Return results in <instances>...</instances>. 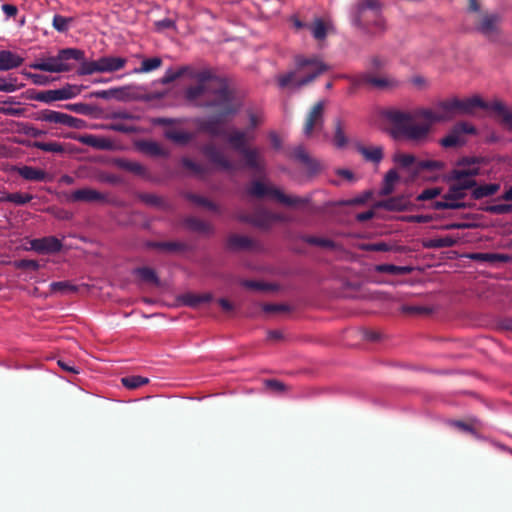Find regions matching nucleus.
<instances>
[{"instance_id": "nucleus-37", "label": "nucleus", "mask_w": 512, "mask_h": 512, "mask_svg": "<svg viewBox=\"0 0 512 512\" xmlns=\"http://www.w3.org/2000/svg\"><path fill=\"white\" fill-rule=\"evenodd\" d=\"M445 168V163L440 160H420L416 163L413 176H418L422 171H441Z\"/></svg>"}, {"instance_id": "nucleus-40", "label": "nucleus", "mask_w": 512, "mask_h": 512, "mask_svg": "<svg viewBox=\"0 0 512 512\" xmlns=\"http://www.w3.org/2000/svg\"><path fill=\"white\" fill-rule=\"evenodd\" d=\"M399 180V174L396 169L392 168L384 176L383 186L380 189V195L386 196L394 191V185Z\"/></svg>"}, {"instance_id": "nucleus-12", "label": "nucleus", "mask_w": 512, "mask_h": 512, "mask_svg": "<svg viewBox=\"0 0 512 512\" xmlns=\"http://www.w3.org/2000/svg\"><path fill=\"white\" fill-rule=\"evenodd\" d=\"M201 151L209 161L216 165L220 170L227 172L235 170V165L227 159L223 152L214 144H205L201 148Z\"/></svg>"}, {"instance_id": "nucleus-63", "label": "nucleus", "mask_w": 512, "mask_h": 512, "mask_svg": "<svg viewBox=\"0 0 512 512\" xmlns=\"http://www.w3.org/2000/svg\"><path fill=\"white\" fill-rule=\"evenodd\" d=\"M483 163V158L478 156H463L456 161L457 167H475Z\"/></svg>"}, {"instance_id": "nucleus-1", "label": "nucleus", "mask_w": 512, "mask_h": 512, "mask_svg": "<svg viewBox=\"0 0 512 512\" xmlns=\"http://www.w3.org/2000/svg\"><path fill=\"white\" fill-rule=\"evenodd\" d=\"M383 116L394 126L391 133L394 139L401 137L416 145L426 143L431 125L442 122L439 110L433 111L430 108L417 109L414 115L398 109H388Z\"/></svg>"}, {"instance_id": "nucleus-6", "label": "nucleus", "mask_w": 512, "mask_h": 512, "mask_svg": "<svg viewBox=\"0 0 512 512\" xmlns=\"http://www.w3.org/2000/svg\"><path fill=\"white\" fill-rule=\"evenodd\" d=\"M181 118H168V117H154L151 119V123L154 126H163L166 129L163 135L166 139L174 142L177 145L185 146L190 143L194 138L195 134L192 132L178 130L173 126L183 123Z\"/></svg>"}, {"instance_id": "nucleus-10", "label": "nucleus", "mask_w": 512, "mask_h": 512, "mask_svg": "<svg viewBox=\"0 0 512 512\" xmlns=\"http://www.w3.org/2000/svg\"><path fill=\"white\" fill-rule=\"evenodd\" d=\"M324 127V102L318 101L310 110L304 125L303 134L310 137L314 130H322Z\"/></svg>"}, {"instance_id": "nucleus-18", "label": "nucleus", "mask_w": 512, "mask_h": 512, "mask_svg": "<svg viewBox=\"0 0 512 512\" xmlns=\"http://www.w3.org/2000/svg\"><path fill=\"white\" fill-rule=\"evenodd\" d=\"M147 249H158L167 252H186L190 250L189 245L181 241H152L148 240L144 243Z\"/></svg>"}, {"instance_id": "nucleus-11", "label": "nucleus", "mask_w": 512, "mask_h": 512, "mask_svg": "<svg viewBox=\"0 0 512 512\" xmlns=\"http://www.w3.org/2000/svg\"><path fill=\"white\" fill-rule=\"evenodd\" d=\"M226 116L221 112L216 116H211L206 119H198L196 121L197 128L200 132L207 133L212 137H224L226 132L224 129L223 117Z\"/></svg>"}, {"instance_id": "nucleus-27", "label": "nucleus", "mask_w": 512, "mask_h": 512, "mask_svg": "<svg viewBox=\"0 0 512 512\" xmlns=\"http://www.w3.org/2000/svg\"><path fill=\"white\" fill-rule=\"evenodd\" d=\"M480 174V167H463V169H452L445 177L446 182H451L453 180H462V178H471L475 179L476 176Z\"/></svg>"}, {"instance_id": "nucleus-49", "label": "nucleus", "mask_w": 512, "mask_h": 512, "mask_svg": "<svg viewBox=\"0 0 512 512\" xmlns=\"http://www.w3.org/2000/svg\"><path fill=\"white\" fill-rule=\"evenodd\" d=\"M138 199L148 206L156 207L160 209H166L167 204L164 199L156 194L152 193H140Z\"/></svg>"}, {"instance_id": "nucleus-35", "label": "nucleus", "mask_w": 512, "mask_h": 512, "mask_svg": "<svg viewBox=\"0 0 512 512\" xmlns=\"http://www.w3.org/2000/svg\"><path fill=\"white\" fill-rule=\"evenodd\" d=\"M133 275H137L143 282L151 283L155 286L160 285V279L156 271L151 267H137L132 270Z\"/></svg>"}, {"instance_id": "nucleus-2", "label": "nucleus", "mask_w": 512, "mask_h": 512, "mask_svg": "<svg viewBox=\"0 0 512 512\" xmlns=\"http://www.w3.org/2000/svg\"><path fill=\"white\" fill-rule=\"evenodd\" d=\"M350 24L368 37H379L388 30L381 0H357L348 11Z\"/></svg>"}, {"instance_id": "nucleus-13", "label": "nucleus", "mask_w": 512, "mask_h": 512, "mask_svg": "<svg viewBox=\"0 0 512 512\" xmlns=\"http://www.w3.org/2000/svg\"><path fill=\"white\" fill-rule=\"evenodd\" d=\"M31 249L38 254H55L62 250L63 244L55 236L35 238L30 241Z\"/></svg>"}, {"instance_id": "nucleus-55", "label": "nucleus", "mask_w": 512, "mask_h": 512, "mask_svg": "<svg viewBox=\"0 0 512 512\" xmlns=\"http://www.w3.org/2000/svg\"><path fill=\"white\" fill-rule=\"evenodd\" d=\"M20 88L18 78L8 75L6 78L0 77V92L12 93Z\"/></svg>"}, {"instance_id": "nucleus-48", "label": "nucleus", "mask_w": 512, "mask_h": 512, "mask_svg": "<svg viewBox=\"0 0 512 512\" xmlns=\"http://www.w3.org/2000/svg\"><path fill=\"white\" fill-rule=\"evenodd\" d=\"M375 270L379 273H388L392 275H404L411 271V268L408 266H397L394 264H378L375 267Z\"/></svg>"}, {"instance_id": "nucleus-15", "label": "nucleus", "mask_w": 512, "mask_h": 512, "mask_svg": "<svg viewBox=\"0 0 512 512\" xmlns=\"http://www.w3.org/2000/svg\"><path fill=\"white\" fill-rule=\"evenodd\" d=\"M457 116L472 115L476 109L485 107L484 100L480 96H472L465 99L453 98Z\"/></svg>"}, {"instance_id": "nucleus-61", "label": "nucleus", "mask_w": 512, "mask_h": 512, "mask_svg": "<svg viewBox=\"0 0 512 512\" xmlns=\"http://www.w3.org/2000/svg\"><path fill=\"white\" fill-rule=\"evenodd\" d=\"M360 248L367 252H387L391 250V246L384 241L363 243Z\"/></svg>"}, {"instance_id": "nucleus-26", "label": "nucleus", "mask_w": 512, "mask_h": 512, "mask_svg": "<svg viewBox=\"0 0 512 512\" xmlns=\"http://www.w3.org/2000/svg\"><path fill=\"white\" fill-rule=\"evenodd\" d=\"M80 143L91 146L100 150H108L111 148V141L103 137H97L95 135L86 134L79 137H74Z\"/></svg>"}, {"instance_id": "nucleus-53", "label": "nucleus", "mask_w": 512, "mask_h": 512, "mask_svg": "<svg viewBox=\"0 0 512 512\" xmlns=\"http://www.w3.org/2000/svg\"><path fill=\"white\" fill-rule=\"evenodd\" d=\"M188 70V66H182L177 71H174L172 68H169L165 72V74L157 81V83H160L162 85L169 84L183 76Z\"/></svg>"}, {"instance_id": "nucleus-29", "label": "nucleus", "mask_w": 512, "mask_h": 512, "mask_svg": "<svg viewBox=\"0 0 512 512\" xmlns=\"http://www.w3.org/2000/svg\"><path fill=\"white\" fill-rule=\"evenodd\" d=\"M500 189L498 183H484L481 185L476 184L475 189L471 191V198L474 200H480L485 197L495 195Z\"/></svg>"}, {"instance_id": "nucleus-56", "label": "nucleus", "mask_w": 512, "mask_h": 512, "mask_svg": "<svg viewBox=\"0 0 512 512\" xmlns=\"http://www.w3.org/2000/svg\"><path fill=\"white\" fill-rule=\"evenodd\" d=\"M481 210L494 215H505L512 213V203L487 205L482 207Z\"/></svg>"}, {"instance_id": "nucleus-3", "label": "nucleus", "mask_w": 512, "mask_h": 512, "mask_svg": "<svg viewBox=\"0 0 512 512\" xmlns=\"http://www.w3.org/2000/svg\"><path fill=\"white\" fill-rule=\"evenodd\" d=\"M328 70V66L318 57H295V68L277 77L279 88L298 91L313 82L319 75Z\"/></svg>"}, {"instance_id": "nucleus-60", "label": "nucleus", "mask_w": 512, "mask_h": 512, "mask_svg": "<svg viewBox=\"0 0 512 512\" xmlns=\"http://www.w3.org/2000/svg\"><path fill=\"white\" fill-rule=\"evenodd\" d=\"M71 21L72 18L64 17L60 14H55L53 17L52 26L56 31L65 33L68 31Z\"/></svg>"}, {"instance_id": "nucleus-51", "label": "nucleus", "mask_w": 512, "mask_h": 512, "mask_svg": "<svg viewBox=\"0 0 512 512\" xmlns=\"http://www.w3.org/2000/svg\"><path fill=\"white\" fill-rule=\"evenodd\" d=\"M121 383L125 388H127L129 390H133V389H137L145 384H148L149 379L147 377H143L140 375H129V376L123 377L121 379Z\"/></svg>"}, {"instance_id": "nucleus-47", "label": "nucleus", "mask_w": 512, "mask_h": 512, "mask_svg": "<svg viewBox=\"0 0 512 512\" xmlns=\"http://www.w3.org/2000/svg\"><path fill=\"white\" fill-rule=\"evenodd\" d=\"M334 122H335V131H334L333 142H334V145L336 148L343 149L347 146L349 140L344 133L341 119L336 118Z\"/></svg>"}, {"instance_id": "nucleus-14", "label": "nucleus", "mask_w": 512, "mask_h": 512, "mask_svg": "<svg viewBox=\"0 0 512 512\" xmlns=\"http://www.w3.org/2000/svg\"><path fill=\"white\" fill-rule=\"evenodd\" d=\"M501 19V16L497 13L486 14L476 25L475 30L491 40L499 34Z\"/></svg>"}, {"instance_id": "nucleus-59", "label": "nucleus", "mask_w": 512, "mask_h": 512, "mask_svg": "<svg viewBox=\"0 0 512 512\" xmlns=\"http://www.w3.org/2000/svg\"><path fill=\"white\" fill-rule=\"evenodd\" d=\"M311 33L317 40H324L327 37V27L321 18L315 19L311 27Z\"/></svg>"}, {"instance_id": "nucleus-34", "label": "nucleus", "mask_w": 512, "mask_h": 512, "mask_svg": "<svg viewBox=\"0 0 512 512\" xmlns=\"http://www.w3.org/2000/svg\"><path fill=\"white\" fill-rule=\"evenodd\" d=\"M435 107L436 110H439L442 122L451 121L457 116L453 98L444 101H439Z\"/></svg>"}, {"instance_id": "nucleus-50", "label": "nucleus", "mask_w": 512, "mask_h": 512, "mask_svg": "<svg viewBox=\"0 0 512 512\" xmlns=\"http://www.w3.org/2000/svg\"><path fill=\"white\" fill-rule=\"evenodd\" d=\"M29 146L44 152H52L58 154H61L65 151L63 145L59 142L34 141L33 143L29 144Z\"/></svg>"}, {"instance_id": "nucleus-39", "label": "nucleus", "mask_w": 512, "mask_h": 512, "mask_svg": "<svg viewBox=\"0 0 512 512\" xmlns=\"http://www.w3.org/2000/svg\"><path fill=\"white\" fill-rule=\"evenodd\" d=\"M184 197H185V199L193 202L194 204H196L198 206L204 207V208L208 209L209 211L219 212L218 205L202 195H198V194H195L192 192H187L184 194Z\"/></svg>"}, {"instance_id": "nucleus-7", "label": "nucleus", "mask_w": 512, "mask_h": 512, "mask_svg": "<svg viewBox=\"0 0 512 512\" xmlns=\"http://www.w3.org/2000/svg\"><path fill=\"white\" fill-rule=\"evenodd\" d=\"M86 88H88V86L67 83L59 89L35 92L33 95L30 96V98L35 101L51 104L55 101L73 99L80 95L82 90Z\"/></svg>"}, {"instance_id": "nucleus-31", "label": "nucleus", "mask_w": 512, "mask_h": 512, "mask_svg": "<svg viewBox=\"0 0 512 512\" xmlns=\"http://www.w3.org/2000/svg\"><path fill=\"white\" fill-rule=\"evenodd\" d=\"M114 163L118 168L131 172L137 176L145 177L147 174L146 168L139 162L118 158Z\"/></svg>"}, {"instance_id": "nucleus-57", "label": "nucleus", "mask_w": 512, "mask_h": 512, "mask_svg": "<svg viewBox=\"0 0 512 512\" xmlns=\"http://www.w3.org/2000/svg\"><path fill=\"white\" fill-rule=\"evenodd\" d=\"M50 288L53 292L60 293H76L78 287L69 281H57L50 284Z\"/></svg>"}, {"instance_id": "nucleus-58", "label": "nucleus", "mask_w": 512, "mask_h": 512, "mask_svg": "<svg viewBox=\"0 0 512 512\" xmlns=\"http://www.w3.org/2000/svg\"><path fill=\"white\" fill-rule=\"evenodd\" d=\"M33 195L29 193H21V192H15V193H7L6 199L14 203L15 205L22 206L27 204L33 199Z\"/></svg>"}, {"instance_id": "nucleus-41", "label": "nucleus", "mask_w": 512, "mask_h": 512, "mask_svg": "<svg viewBox=\"0 0 512 512\" xmlns=\"http://www.w3.org/2000/svg\"><path fill=\"white\" fill-rule=\"evenodd\" d=\"M365 81L379 89H393L401 85V82L395 78L366 77Z\"/></svg>"}, {"instance_id": "nucleus-4", "label": "nucleus", "mask_w": 512, "mask_h": 512, "mask_svg": "<svg viewBox=\"0 0 512 512\" xmlns=\"http://www.w3.org/2000/svg\"><path fill=\"white\" fill-rule=\"evenodd\" d=\"M83 50L78 48H63L59 50L56 56H51L41 61L35 62L30 65L32 69L49 72L61 73L71 70V65L68 64L69 60H82Z\"/></svg>"}, {"instance_id": "nucleus-36", "label": "nucleus", "mask_w": 512, "mask_h": 512, "mask_svg": "<svg viewBox=\"0 0 512 512\" xmlns=\"http://www.w3.org/2000/svg\"><path fill=\"white\" fill-rule=\"evenodd\" d=\"M455 244L456 239L451 236L426 239L422 242V246L426 249L449 248L453 247Z\"/></svg>"}, {"instance_id": "nucleus-28", "label": "nucleus", "mask_w": 512, "mask_h": 512, "mask_svg": "<svg viewBox=\"0 0 512 512\" xmlns=\"http://www.w3.org/2000/svg\"><path fill=\"white\" fill-rule=\"evenodd\" d=\"M18 174L25 180L43 182L47 179V173L33 166H22L18 168Z\"/></svg>"}, {"instance_id": "nucleus-64", "label": "nucleus", "mask_w": 512, "mask_h": 512, "mask_svg": "<svg viewBox=\"0 0 512 512\" xmlns=\"http://www.w3.org/2000/svg\"><path fill=\"white\" fill-rule=\"evenodd\" d=\"M268 211L262 210L260 212H257L253 215V226L259 227V228H269L270 225V219L267 216Z\"/></svg>"}, {"instance_id": "nucleus-43", "label": "nucleus", "mask_w": 512, "mask_h": 512, "mask_svg": "<svg viewBox=\"0 0 512 512\" xmlns=\"http://www.w3.org/2000/svg\"><path fill=\"white\" fill-rule=\"evenodd\" d=\"M373 197L372 190H365L361 194L350 198L338 201V206H362L365 205Z\"/></svg>"}, {"instance_id": "nucleus-33", "label": "nucleus", "mask_w": 512, "mask_h": 512, "mask_svg": "<svg viewBox=\"0 0 512 512\" xmlns=\"http://www.w3.org/2000/svg\"><path fill=\"white\" fill-rule=\"evenodd\" d=\"M140 151L147 153L151 156L168 157L169 153L155 141H140L137 144Z\"/></svg>"}, {"instance_id": "nucleus-62", "label": "nucleus", "mask_w": 512, "mask_h": 512, "mask_svg": "<svg viewBox=\"0 0 512 512\" xmlns=\"http://www.w3.org/2000/svg\"><path fill=\"white\" fill-rule=\"evenodd\" d=\"M393 161L403 169H407L418 162L412 154H397L394 156Z\"/></svg>"}, {"instance_id": "nucleus-8", "label": "nucleus", "mask_w": 512, "mask_h": 512, "mask_svg": "<svg viewBox=\"0 0 512 512\" xmlns=\"http://www.w3.org/2000/svg\"><path fill=\"white\" fill-rule=\"evenodd\" d=\"M220 82V87L210 91V93H212L215 96V98L213 100L206 101L205 103L200 104V106L206 108L222 107L223 114L234 115L237 113V109L233 105L234 95L224 80H220Z\"/></svg>"}, {"instance_id": "nucleus-25", "label": "nucleus", "mask_w": 512, "mask_h": 512, "mask_svg": "<svg viewBox=\"0 0 512 512\" xmlns=\"http://www.w3.org/2000/svg\"><path fill=\"white\" fill-rule=\"evenodd\" d=\"M127 60L123 57L103 56L98 59L100 73L115 72L122 69Z\"/></svg>"}, {"instance_id": "nucleus-54", "label": "nucleus", "mask_w": 512, "mask_h": 512, "mask_svg": "<svg viewBox=\"0 0 512 512\" xmlns=\"http://www.w3.org/2000/svg\"><path fill=\"white\" fill-rule=\"evenodd\" d=\"M206 92H208L206 85L197 84L195 86L188 87L185 90L184 97L188 102L194 103L197 99H199L201 96H203Z\"/></svg>"}, {"instance_id": "nucleus-38", "label": "nucleus", "mask_w": 512, "mask_h": 512, "mask_svg": "<svg viewBox=\"0 0 512 512\" xmlns=\"http://www.w3.org/2000/svg\"><path fill=\"white\" fill-rule=\"evenodd\" d=\"M65 109L80 115L93 116L100 111L99 107L87 103H71L63 106Z\"/></svg>"}, {"instance_id": "nucleus-45", "label": "nucleus", "mask_w": 512, "mask_h": 512, "mask_svg": "<svg viewBox=\"0 0 512 512\" xmlns=\"http://www.w3.org/2000/svg\"><path fill=\"white\" fill-rule=\"evenodd\" d=\"M300 239L303 242H305L309 245H313V246H318V247L328 248V249H335V247H336V243L333 240L328 239V238L317 237V236H313V235H302V236H300Z\"/></svg>"}, {"instance_id": "nucleus-19", "label": "nucleus", "mask_w": 512, "mask_h": 512, "mask_svg": "<svg viewBox=\"0 0 512 512\" xmlns=\"http://www.w3.org/2000/svg\"><path fill=\"white\" fill-rule=\"evenodd\" d=\"M70 200L74 202H103L106 200V196L91 188H81L72 192Z\"/></svg>"}, {"instance_id": "nucleus-21", "label": "nucleus", "mask_w": 512, "mask_h": 512, "mask_svg": "<svg viewBox=\"0 0 512 512\" xmlns=\"http://www.w3.org/2000/svg\"><path fill=\"white\" fill-rule=\"evenodd\" d=\"M24 58L11 50H0V71H9L19 68Z\"/></svg>"}, {"instance_id": "nucleus-20", "label": "nucleus", "mask_w": 512, "mask_h": 512, "mask_svg": "<svg viewBox=\"0 0 512 512\" xmlns=\"http://www.w3.org/2000/svg\"><path fill=\"white\" fill-rule=\"evenodd\" d=\"M485 107H480L483 110H491L497 113L502 118V123L508 128V130H512V111L507 108V106L501 101H492L486 102L484 101Z\"/></svg>"}, {"instance_id": "nucleus-52", "label": "nucleus", "mask_w": 512, "mask_h": 512, "mask_svg": "<svg viewBox=\"0 0 512 512\" xmlns=\"http://www.w3.org/2000/svg\"><path fill=\"white\" fill-rule=\"evenodd\" d=\"M2 104L3 105L0 106V114L13 117L23 116L24 109L6 106L7 104H20V102L16 101L15 97H9L7 100L3 101Z\"/></svg>"}, {"instance_id": "nucleus-23", "label": "nucleus", "mask_w": 512, "mask_h": 512, "mask_svg": "<svg viewBox=\"0 0 512 512\" xmlns=\"http://www.w3.org/2000/svg\"><path fill=\"white\" fill-rule=\"evenodd\" d=\"M255 241L248 236L232 234L227 239V248L231 251L252 250Z\"/></svg>"}, {"instance_id": "nucleus-5", "label": "nucleus", "mask_w": 512, "mask_h": 512, "mask_svg": "<svg viewBox=\"0 0 512 512\" xmlns=\"http://www.w3.org/2000/svg\"><path fill=\"white\" fill-rule=\"evenodd\" d=\"M247 194L249 196L263 198L265 196H270L276 199L281 204H284L288 207H297L301 205H306L310 203L311 197H300V196H291L284 194L279 188L267 186L259 180H255L251 183V185L247 188Z\"/></svg>"}, {"instance_id": "nucleus-46", "label": "nucleus", "mask_w": 512, "mask_h": 512, "mask_svg": "<svg viewBox=\"0 0 512 512\" xmlns=\"http://www.w3.org/2000/svg\"><path fill=\"white\" fill-rule=\"evenodd\" d=\"M161 64H162V59L160 57L146 58L141 62L140 67H136L133 69L132 73H134V74L148 73V72L158 69L161 66Z\"/></svg>"}, {"instance_id": "nucleus-44", "label": "nucleus", "mask_w": 512, "mask_h": 512, "mask_svg": "<svg viewBox=\"0 0 512 512\" xmlns=\"http://www.w3.org/2000/svg\"><path fill=\"white\" fill-rule=\"evenodd\" d=\"M80 63V66L77 70V74L80 76L84 75H91L93 73L99 72L100 73V66L97 60L87 61L85 59V52L83 51V59L82 60H76Z\"/></svg>"}, {"instance_id": "nucleus-9", "label": "nucleus", "mask_w": 512, "mask_h": 512, "mask_svg": "<svg viewBox=\"0 0 512 512\" xmlns=\"http://www.w3.org/2000/svg\"><path fill=\"white\" fill-rule=\"evenodd\" d=\"M477 130L472 124L461 121L452 126L448 134L439 140L440 146L443 148L462 147L467 141L464 134L475 135Z\"/></svg>"}, {"instance_id": "nucleus-42", "label": "nucleus", "mask_w": 512, "mask_h": 512, "mask_svg": "<svg viewBox=\"0 0 512 512\" xmlns=\"http://www.w3.org/2000/svg\"><path fill=\"white\" fill-rule=\"evenodd\" d=\"M128 87H113L107 90H99V98L104 100L116 99L118 101H124L127 98Z\"/></svg>"}, {"instance_id": "nucleus-16", "label": "nucleus", "mask_w": 512, "mask_h": 512, "mask_svg": "<svg viewBox=\"0 0 512 512\" xmlns=\"http://www.w3.org/2000/svg\"><path fill=\"white\" fill-rule=\"evenodd\" d=\"M240 154L244 157L245 167L258 174H264L266 172V162L263 157H261L258 148L248 147Z\"/></svg>"}, {"instance_id": "nucleus-32", "label": "nucleus", "mask_w": 512, "mask_h": 512, "mask_svg": "<svg viewBox=\"0 0 512 512\" xmlns=\"http://www.w3.org/2000/svg\"><path fill=\"white\" fill-rule=\"evenodd\" d=\"M227 142L231 147L238 153H242L248 148L247 146V135L245 131L234 130L227 136Z\"/></svg>"}, {"instance_id": "nucleus-30", "label": "nucleus", "mask_w": 512, "mask_h": 512, "mask_svg": "<svg viewBox=\"0 0 512 512\" xmlns=\"http://www.w3.org/2000/svg\"><path fill=\"white\" fill-rule=\"evenodd\" d=\"M357 151L365 158V160L379 164L384 157L383 148L381 146L365 147L361 144L357 145Z\"/></svg>"}, {"instance_id": "nucleus-22", "label": "nucleus", "mask_w": 512, "mask_h": 512, "mask_svg": "<svg viewBox=\"0 0 512 512\" xmlns=\"http://www.w3.org/2000/svg\"><path fill=\"white\" fill-rule=\"evenodd\" d=\"M292 157L294 160L305 165L311 174L316 173L320 169L319 162L315 159H312L305 147L302 145L296 146L292 151Z\"/></svg>"}, {"instance_id": "nucleus-24", "label": "nucleus", "mask_w": 512, "mask_h": 512, "mask_svg": "<svg viewBox=\"0 0 512 512\" xmlns=\"http://www.w3.org/2000/svg\"><path fill=\"white\" fill-rule=\"evenodd\" d=\"M183 224L188 230L192 232H198L207 235H212L215 232L212 225L194 216H188L184 218Z\"/></svg>"}, {"instance_id": "nucleus-17", "label": "nucleus", "mask_w": 512, "mask_h": 512, "mask_svg": "<svg viewBox=\"0 0 512 512\" xmlns=\"http://www.w3.org/2000/svg\"><path fill=\"white\" fill-rule=\"evenodd\" d=\"M373 208H381L387 211L402 212L410 208V202L404 196H395L377 201L376 203H374Z\"/></svg>"}]
</instances>
